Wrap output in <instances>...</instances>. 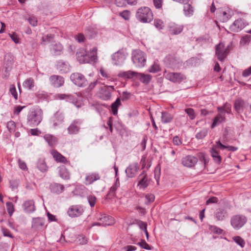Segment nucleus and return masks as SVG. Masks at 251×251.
Segmentation results:
<instances>
[{"mask_svg": "<svg viewBox=\"0 0 251 251\" xmlns=\"http://www.w3.org/2000/svg\"><path fill=\"white\" fill-rule=\"evenodd\" d=\"M87 199L90 206L91 207H94L96 204L97 200L96 196H95L94 195H90L88 196Z\"/></svg>", "mask_w": 251, "mask_h": 251, "instance_id": "obj_56", "label": "nucleus"}, {"mask_svg": "<svg viewBox=\"0 0 251 251\" xmlns=\"http://www.w3.org/2000/svg\"><path fill=\"white\" fill-rule=\"evenodd\" d=\"M207 129H203L196 134V138L198 139H202L207 135Z\"/></svg>", "mask_w": 251, "mask_h": 251, "instance_id": "obj_51", "label": "nucleus"}, {"mask_svg": "<svg viewBox=\"0 0 251 251\" xmlns=\"http://www.w3.org/2000/svg\"><path fill=\"white\" fill-rule=\"evenodd\" d=\"M145 170H143L142 173L138 177L139 179L138 186L139 187L140 189H144L149 185L147 175L145 174Z\"/></svg>", "mask_w": 251, "mask_h": 251, "instance_id": "obj_18", "label": "nucleus"}, {"mask_svg": "<svg viewBox=\"0 0 251 251\" xmlns=\"http://www.w3.org/2000/svg\"><path fill=\"white\" fill-rule=\"evenodd\" d=\"M142 169L148 170L151 166V159L150 158H142L140 162Z\"/></svg>", "mask_w": 251, "mask_h": 251, "instance_id": "obj_43", "label": "nucleus"}, {"mask_svg": "<svg viewBox=\"0 0 251 251\" xmlns=\"http://www.w3.org/2000/svg\"><path fill=\"white\" fill-rule=\"evenodd\" d=\"M114 90L115 88L113 86H104L101 87L100 89L99 97L103 100H109L111 97V93Z\"/></svg>", "mask_w": 251, "mask_h": 251, "instance_id": "obj_11", "label": "nucleus"}, {"mask_svg": "<svg viewBox=\"0 0 251 251\" xmlns=\"http://www.w3.org/2000/svg\"><path fill=\"white\" fill-rule=\"evenodd\" d=\"M49 189L52 193L58 195L63 192L64 186L63 184L53 182L50 185Z\"/></svg>", "mask_w": 251, "mask_h": 251, "instance_id": "obj_21", "label": "nucleus"}, {"mask_svg": "<svg viewBox=\"0 0 251 251\" xmlns=\"http://www.w3.org/2000/svg\"><path fill=\"white\" fill-rule=\"evenodd\" d=\"M250 40L251 36L249 35H246L241 38L240 43L243 45H245L250 42Z\"/></svg>", "mask_w": 251, "mask_h": 251, "instance_id": "obj_57", "label": "nucleus"}, {"mask_svg": "<svg viewBox=\"0 0 251 251\" xmlns=\"http://www.w3.org/2000/svg\"><path fill=\"white\" fill-rule=\"evenodd\" d=\"M209 229L211 232L219 235L222 234L224 231L222 229L216 226H210Z\"/></svg>", "mask_w": 251, "mask_h": 251, "instance_id": "obj_48", "label": "nucleus"}, {"mask_svg": "<svg viewBox=\"0 0 251 251\" xmlns=\"http://www.w3.org/2000/svg\"><path fill=\"white\" fill-rule=\"evenodd\" d=\"M119 182L118 184L116 181L115 184L110 188L108 194L105 196V200H112L116 195V191L119 186Z\"/></svg>", "mask_w": 251, "mask_h": 251, "instance_id": "obj_34", "label": "nucleus"}, {"mask_svg": "<svg viewBox=\"0 0 251 251\" xmlns=\"http://www.w3.org/2000/svg\"><path fill=\"white\" fill-rule=\"evenodd\" d=\"M58 169L59 175L60 177L65 180L70 178V174L64 165L60 166Z\"/></svg>", "mask_w": 251, "mask_h": 251, "instance_id": "obj_31", "label": "nucleus"}, {"mask_svg": "<svg viewBox=\"0 0 251 251\" xmlns=\"http://www.w3.org/2000/svg\"><path fill=\"white\" fill-rule=\"evenodd\" d=\"M100 220L101 223V226H104L112 225L115 223L114 219L112 217L106 214L102 215L100 218Z\"/></svg>", "mask_w": 251, "mask_h": 251, "instance_id": "obj_24", "label": "nucleus"}, {"mask_svg": "<svg viewBox=\"0 0 251 251\" xmlns=\"http://www.w3.org/2000/svg\"><path fill=\"white\" fill-rule=\"evenodd\" d=\"M165 77L174 83H180L186 79L185 75L180 73L168 72L166 71L164 72Z\"/></svg>", "mask_w": 251, "mask_h": 251, "instance_id": "obj_7", "label": "nucleus"}, {"mask_svg": "<svg viewBox=\"0 0 251 251\" xmlns=\"http://www.w3.org/2000/svg\"><path fill=\"white\" fill-rule=\"evenodd\" d=\"M245 26V24L241 19L235 20L231 25L230 29L234 32H238L242 29Z\"/></svg>", "mask_w": 251, "mask_h": 251, "instance_id": "obj_23", "label": "nucleus"}, {"mask_svg": "<svg viewBox=\"0 0 251 251\" xmlns=\"http://www.w3.org/2000/svg\"><path fill=\"white\" fill-rule=\"evenodd\" d=\"M56 99L63 100H65L66 101L71 102L77 108L82 106V102L78 99V97L74 95H68L65 94H58L55 96Z\"/></svg>", "mask_w": 251, "mask_h": 251, "instance_id": "obj_6", "label": "nucleus"}, {"mask_svg": "<svg viewBox=\"0 0 251 251\" xmlns=\"http://www.w3.org/2000/svg\"><path fill=\"white\" fill-rule=\"evenodd\" d=\"M183 11L184 15L187 17H190L193 15L194 8L189 2L183 3Z\"/></svg>", "mask_w": 251, "mask_h": 251, "instance_id": "obj_32", "label": "nucleus"}, {"mask_svg": "<svg viewBox=\"0 0 251 251\" xmlns=\"http://www.w3.org/2000/svg\"><path fill=\"white\" fill-rule=\"evenodd\" d=\"M36 97L41 101L46 100L48 99L49 95L48 93L45 91H38L36 94Z\"/></svg>", "mask_w": 251, "mask_h": 251, "instance_id": "obj_45", "label": "nucleus"}, {"mask_svg": "<svg viewBox=\"0 0 251 251\" xmlns=\"http://www.w3.org/2000/svg\"><path fill=\"white\" fill-rule=\"evenodd\" d=\"M54 36L53 34H47L42 37V40L44 42H50L54 38Z\"/></svg>", "mask_w": 251, "mask_h": 251, "instance_id": "obj_58", "label": "nucleus"}, {"mask_svg": "<svg viewBox=\"0 0 251 251\" xmlns=\"http://www.w3.org/2000/svg\"><path fill=\"white\" fill-rule=\"evenodd\" d=\"M247 222V218L244 215H233L230 219V224L235 230H238L243 227Z\"/></svg>", "mask_w": 251, "mask_h": 251, "instance_id": "obj_4", "label": "nucleus"}, {"mask_svg": "<svg viewBox=\"0 0 251 251\" xmlns=\"http://www.w3.org/2000/svg\"><path fill=\"white\" fill-rule=\"evenodd\" d=\"M228 216L227 210L223 208L217 209L214 213V218L217 221H223Z\"/></svg>", "mask_w": 251, "mask_h": 251, "instance_id": "obj_14", "label": "nucleus"}, {"mask_svg": "<svg viewBox=\"0 0 251 251\" xmlns=\"http://www.w3.org/2000/svg\"><path fill=\"white\" fill-rule=\"evenodd\" d=\"M137 77H138L141 82L145 84H149L152 78L151 75L143 73H137Z\"/></svg>", "mask_w": 251, "mask_h": 251, "instance_id": "obj_35", "label": "nucleus"}, {"mask_svg": "<svg viewBox=\"0 0 251 251\" xmlns=\"http://www.w3.org/2000/svg\"><path fill=\"white\" fill-rule=\"evenodd\" d=\"M82 121L80 119L74 120L67 128L68 133L69 134H76L80 130V126Z\"/></svg>", "mask_w": 251, "mask_h": 251, "instance_id": "obj_13", "label": "nucleus"}, {"mask_svg": "<svg viewBox=\"0 0 251 251\" xmlns=\"http://www.w3.org/2000/svg\"><path fill=\"white\" fill-rule=\"evenodd\" d=\"M97 48L94 47L88 53L84 49H79L76 52L77 60L80 63H95L97 60Z\"/></svg>", "mask_w": 251, "mask_h": 251, "instance_id": "obj_1", "label": "nucleus"}, {"mask_svg": "<svg viewBox=\"0 0 251 251\" xmlns=\"http://www.w3.org/2000/svg\"><path fill=\"white\" fill-rule=\"evenodd\" d=\"M137 224L141 230L144 231V230L147 229V224L146 222L141 220H137Z\"/></svg>", "mask_w": 251, "mask_h": 251, "instance_id": "obj_60", "label": "nucleus"}, {"mask_svg": "<svg viewBox=\"0 0 251 251\" xmlns=\"http://www.w3.org/2000/svg\"><path fill=\"white\" fill-rule=\"evenodd\" d=\"M64 114L60 111H57L51 118L50 122L54 127L61 125L64 121Z\"/></svg>", "mask_w": 251, "mask_h": 251, "instance_id": "obj_16", "label": "nucleus"}, {"mask_svg": "<svg viewBox=\"0 0 251 251\" xmlns=\"http://www.w3.org/2000/svg\"><path fill=\"white\" fill-rule=\"evenodd\" d=\"M86 33L87 36H89L90 38H92L95 36L97 33L92 27H88L86 30Z\"/></svg>", "mask_w": 251, "mask_h": 251, "instance_id": "obj_59", "label": "nucleus"}, {"mask_svg": "<svg viewBox=\"0 0 251 251\" xmlns=\"http://www.w3.org/2000/svg\"><path fill=\"white\" fill-rule=\"evenodd\" d=\"M57 163H63L64 164H70V162L67 159V158H54Z\"/></svg>", "mask_w": 251, "mask_h": 251, "instance_id": "obj_61", "label": "nucleus"}, {"mask_svg": "<svg viewBox=\"0 0 251 251\" xmlns=\"http://www.w3.org/2000/svg\"><path fill=\"white\" fill-rule=\"evenodd\" d=\"M216 54L219 60L222 61L226 57L228 53V48H225L224 43L221 42L215 47Z\"/></svg>", "mask_w": 251, "mask_h": 251, "instance_id": "obj_12", "label": "nucleus"}, {"mask_svg": "<svg viewBox=\"0 0 251 251\" xmlns=\"http://www.w3.org/2000/svg\"><path fill=\"white\" fill-rule=\"evenodd\" d=\"M34 80L31 78H27L23 83V86L25 88L31 90L34 86Z\"/></svg>", "mask_w": 251, "mask_h": 251, "instance_id": "obj_44", "label": "nucleus"}, {"mask_svg": "<svg viewBox=\"0 0 251 251\" xmlns=\"http://www.w3.org/2000/svg\"><path fill=\"white\" fill-rule=\"evenodd\" d=\"M100 178V175L98 173L87 174L85 178V184L86 185L91 184L94 181L99 180Z\"/></svg>", "mask_w": 251, "mask_h": 251, "instance_id": "obj_22", "label": "nucleus"}, {"mask_svg": "<svg viewBox=\"0 0 251 251\" xmlns=\"http://www.w3.org/2000/svg\"><path fill=\"white\" fill-rule=\"evenodd\" d=\"M44 138L51 147L55 145L57 141V138L49 134L45 135Z\"/></svg>", "mask_w": 251, "mask_h": 251, "instance_id": "obj_40", "label": "nucleus"}, {"mask_svg": "<svg viewBox=\"0 0 251 251\" xmlns=\"http://www.w3.org/2000/svg\"><path fill=\"white\" fill-rule=\"evenodd\" d=\"M71 79L74 83L78 87H84L87 84V81L85 76L79 73L72 74Z\"/></svg>", "mask_w": 251, "mask_h": 251, "instance_id": "obj_9", "label": "nucleus"}, {"mask_svg": "<svg viewBox=\"0 0 251 251\" xmlns=\"http://www.w3.org/2000/svg\"><path fill=\"white\" fill-rule=\"evenodd\" d=\"M161 70L159 64L156 61L151 66L149 69V71L151 73H156Z\"/></svg>", "mask_w": 251, "mask_h": 251, "instance_id": "obj_46", "label": "nucleus"}, {"mask_svg": "<svg viewBox=\"0 0 251 251\" xmlns=\"http://www.w3.org/2000/svg\"><path fill=\"white\" fill-rule=\"evenodd\" d=\"M57 69L61 73H67L70 71L69 65L68 62L63 60H59L57 63Z\"/></svg>", "mask_w": 251, "mask_h": 251, "instance_id": "obj_27", "label": "nucleus"}, {"mask_svg": "<svg viewBox=\"0 0 251 251\" xmlns=\"http://www.w3.org/2000/svg\"><path fill=\"white\" fill-rule=\"evenodd\" d=\"M154 25L155 27L158 29H162L164 26L163 21L158 19H155L154 20Z\"/></svg>", "mask_w": 251, "mask_h": 251, "instance_id": "obj_54", "label": "nucleus"}, {"mask_svg": "<svg viewBox=\"0 0 251 251\" xmlns=\"http://www.w3.org/2000/svg\"><path fill=\"white\" fill-rule=\"evenodd\" d=\"M126 55V52L123 49L118 50L112 56L113 63L116 66L121 65L125 61Z\"/></svg>", "mask_w": 251, "mask_h": 251, "instance_id": "obj_8", "label": "nucleus"}, {"mask_svg": "<svg viewBox=\"0 0 251 251\" xmlns=\"http://www.w3.org/2000/svg\"><path fill=\"white\" fill-rule=\"evenodd\" d=\"M44 225V219L40 217L33 218L32 221V228L35 229H41Z\"/></svg>", "mask_w": 251, "mask_h": 251, "instance_id": "obj_30", "label": "nucleus"}, {"mask_svg": "<svg viewBox=\"0 0 251 251\" xmlns=\"http://www.w3.org/2000/svg\"><path fill=\"white\" fill-rule=\"evenodd\" d=\"M49 81L54 87L59 88L63 85L64 83V78L58 75H52L49 78Z\"/></svg>", "mask_w": 251, "mask_h": 251, "instance_id": "obj_15", "label": "nucleus"}, {"mask_svg": "<svg viewBox=\"0 0 251 251\" xmlns=\"http://www.w3.org/2000/svg\"><path fill=\"white\" fill-rule=\"evenodd\" d=\"M132 60L136 66L144 67L146 61L144 52L139 50H134L132 53Z\"/></svg>", "mask_w": 251, "mask_h": 251, "instance_id": "obj_5", "label": "nucleus"}, {"mask_svg": "<svg viewBox=\"0 0 251 251\" xmlns=\"http://www.w3.org/2000/svg\"><path fill=\"white\" fill-rule=\"evenodd\" d=\"M137 73L131 71L126 72H121L118 74V76L124 78L131 79L133 77L137 76Z\"/></svg>", "mask_w": 251, "mask_h": 251, "instance_id": "obj_38", "label": "nucleus"}, {"mask_svg": "<svg viewBox=\"0 0 251 251\" xmlns=\"http://www.w3.org/2000/svg\"><path fill=\"white\" fill-rule=\"evenodd\" d=\"M185 112L187 114V115L189 116V118L191 120H194L196 116V115L195 114V111L193 108H188L185 109Z\"/></svg>", "mask_w": 251, "mask_h": 251, "instance_id": "obj_52", "label": "nucleus"}, {"mask_svg": "<svg viewBox=\"0 0 251 251\" xmlns=\"http://www.w3.org/2000/svg\"><path fill=\"white\" fill-rule=\"evenodd\" d=\"M121 105V99L119 98H117L116 101L112 103L111 105V111L114 115L116 116L118 114V107Z\"/></svg>", "mask_w": 251, "mask_h": 251, "instance_id": "obj_42", "label": "nucleus"}, {"mask_svg": "<svg viewBox=\"0 0 251 251\" xmlns=\"http://www.w3.org/2000/svg\"><path fill=\"white\" fill-rule=\"evenodd\" d=\"M37 168L42 172L48 171V167L44 158H40L37 163Z\"/></svg>", "mask_w": 251, "mask_h": 251, "instance_id": "obj_37", "label": "nucleus"}, {"mask_svg": "<svg viewBox=\"0 0 251 251\" xmlns=\"http://www.w3.org/2000/svg\"><path fill=\"white\" fill-rule=\"evenodd\" d=\"M234 241L239 245L241 248H243L245 246V242L244 240L241 237L237 236L233 238Z\"/></svg>", "mask_w": 251, "mask_h": 251, "instance_id": "obj_49", "label": "nucleus"}, {"mask_svg": "<svg viewBox=\"0 0 251 251\" xmlns=\"http://www.w3.org/2000/svg\"><path fill=\"white\" fill-rule=\"evenodd\" d=\"M139 169L138 165L137 163H134L128 166L126 170V173L128 177H133L136 175Z\"/></svg>", "mask_w": 251, "mask_h": 251, "instance_id": "obj_19", "label": "nucleus"}, {"mask_svg": "<svg viewBox=\"0 0 251 251\" xmlns=\"http://www.w3.org/2000/svg\"><path fill=\"white\" fill-rule=\"evenodd\" d=\"M6 206L8 215L11 217L15 211L14 205L11 202L8 201L6 203Z\"/></svg>", "mask_w": 251, "mask_h": 251, "instance_id": "obj_47", "label": "nucleus"}, {"mask_svg": "<svg viewBox=\"0 0 251 251\" xmlns=\"http://www.w3.org/2000/svg\"><path fill=\"white\" fill-rule=\"evenodd\" d=\"M131 96V94L129 92L125 91L122 93V95L121 97V100L123 101L127 100L129 99Z\"/></svg>", "mask_w": 251, "mask_h": 251, "instance_id": "obj_64", "label": "nucleus"}, {"mask_svg": "<svg viewBox=\"0 0 251 251\" xmlns=\"http://www.w3.org/2000/svg\"><path fill=\"white\" fill-rule=\"evenodd\" d=\"M86 192V188L83 185H77L72 191L74 195L83 196Z\"/></svg>", "mask_w": 251, "mask_h": 251, "instance_id": "obj_39", "label": "nucleus"}, {"mask_svg": "<svg viewBox=\"0 0 251 251\" xmlns=\"http://www.w3.org/2000/svg\"><path fill=\"white\" fill-rule=\"evenodd\" d=\"M161 114V121L163 123H169L172 121L173 117L170 113L166 111H163Z\"/></svg>", "mask_w": 251, "mask_h": 251, "instance_id": "obj_41", "label": "nucleus"}, {"mask_svg": "<svg viewBox=\"0 0 251 251\" xmlns=\"http://www.w3.org/2000/svg\"><path fill=\"white\" fill-rule=\"evenodd\" d=\"M22 206L26 212L32 213L35 210L34 201L33 200L25 201Z\"/></svg>", "mask_w": 251, "mask_h": 251, "instance_id": "obj_26", "label": "nucleus"}, {"mask_svg": "<svg viewBox=\"0 0 251 251\" xmlns=\"http://www.w3.org/2000/svg\"><path fill=\"white\" fill-rule=\"evenodd\" d=\"M120 15L125 20H128L130 17V12L127 10H125L120 13Z\"/></svg>", "mask_w": 251, "mask_h": 251, "instance_id": "obj_62", "label": "nucleus"}, {"mask_svg": "<svg viewBox=\"0 0 251 251\" xmlns=\"http://www.w3.org/2000/svg\"><path fill=\"white\" fill-rule=\"evenodd\" d=\"M10 187L12 191L17 189L19 186V182L17 179H12L9 181Z\"/></svg>", "mask_w": 251, "mask_h": 251, "instance_id": "obj_55", "label": "nucleus"}, {"mask_svg": "<svg viewBox=\"0 0 251 251\" xmlns=\"http://www.w3.org/2000/svg\"><path fill=\"white\" fill-rule=\"evenodd\" d=\"M136 17L141 23H149L152 21L153 15L152 11L149 7L143 6L137 10Z\"/></svg>", "mask_w": 251, "mask_h": 251, "instance_id": "obj_3", "label": "nucleus"}, {"mask_svg": "<svg viewBox=\"0 0 251 251\" xmlns=\"http://www.w3.org/2000/svg\"><path fill=\"white\" fill-rule=\"evenodd\" d=\"M83 212V206L80 204L71 205L67 211L68 215L71 218L79 217Z\"/></svg>", "mask_w": 251, "mask_h": 251, "instance_id": "obj_10", "label": "nucleus"}, {"mask_svg": "<svg viewBox=\"0 0 251 251\" xmlns=\"http://www.w3.org/2000/svg\"><path fill=\"white\" fill-rule=\"evenodd\" d=\"M183 25L171 23L169 25L168 31L172 35H177L180 33L183 29Z\"/></svg>", "mask_w": 251, "mask_h": 251, "instance_id": "obj_17", "label": "nucleus"}, {"mask_svg": "<svg viewBox=\"0 0 251 251\" xmlns=\"http://www.w3.org/2000/svg\"><path fill=\"white\" fill-rule=\"evenodd\" d=\"M43 118V110L38 106L30 109L27 116V124L34 127L37 126L42 122Z\"/></svg>", "mask_w": 251, "mask_h": 251, "instance_id": "obj_2", "label": "nucleus"}, {"mask_svg": "<svg viewBox=\"0 0 251 251\" xmlns=\"http://www.w3.org/2000/svg\"><path fill=\"white\" fill-rule=\"evenodd\" d=\"M137 245L140 246V247L142 249L147 250H151V247L150 246L145 240L142 239L140 242L137 243Z\"/></svg>", "mask_w": 251, "mask_h": 251, "instance_id": "obj_50", "label": "nucleus"}, {"mask_svg": "<svg viewBox=\"0 0 251 251\" xmlns=\"http://www.w3.org/2000/svg\"><path fill=\"white\" fill-rule=\"evenodd\" d=\"M226 117L225 114H222V113H218L216 116L213 119V123L211 124V128H214L216 126L219 125L223 122H225Z\"/></svg>", "mask_w": 251, "mask_h": 251, "instance_id": "obj_28", "label": "nucleus"}, {"mask_svg": "<svg viewBox=\"0 0 251 251\" xmlns=\"http://www.w3.org/2000/svg\"><path fill=\"white\" fill-rule=\"evenodd\" d=\"M215 146L221 150H227L228 151H235L237 150L238 148L234 146H226L222 144L220 141L216 142Z\"/></svg>", "mask_w": 251, "mask_h": 251, "instance_id": "obj_36", "label": "nucleus"}, {"mask_svg": "<svg viewBox=\"0 0 251 251\" xmlns=\"http://www.w3.org/2000/svg\"><path fill=\"white\" fill-rule=\"evenodd\" d=\"M63 50V46L59 43H55L51 45L50 47V52L53 55H60Z\"/></svg>", "mask_w": 251, "mask_h": 251, "instance_id": "obj_25", "label": "nucleus"}, {"mask_svg": "<svg viewBox=\"0 0 251 251\" xmlns=\"http://www.w3.org/2000/svg\"><path fill=\"white\" fill-rule=\"evenodd\" d=\"M246 107L245 101L241 98L237 99L234 103V108L238 114L243 112Z\"/></svg>", "mask_w": 251, "mask_h": 251, "instance_id": "obj_20", "label": "nucleus"}, {"mask_svg": "<svg viewBox=\"0 0 251 251\" xmlns=\"http://www.w3.org/2000/svg\"><path fill=\"white\" fill-rule=\"evenodd\" d=\"M197 161L198 158H182L181 163L184 166L192 167Z\"/></svg>", "mask_w": 251, "mask_h": 251, "instance_id": "obj_29", "label": "nucleus"}, {"mask_svg": "<svg viewBox=\"0 0 251 251\" xmlns=\"http://www.w3.org/2000/svg\"><path fill=\"white\" fill-rule=\"evenodd\" d=\"M165 62L172 68L176 67L178 63L177 60L171 55H168L165 58Z\"/></svg>", "mask_w": 251, "mask_h": 251, "instance_id": "obj_33", "label": "nucleus"}, {"mask_svg": "<svg viewBox=\"0 0 251 251\" xmlns=\"http://www.w3.org/2000/svg\"><path fill=\"white\" fill-rule=\"evenodd\" d=\"M115 4L118 7H124L127 3L126 0H115Z\"/></svg>", "mask_w": 251, "mask_h": 251, "instance_id": "obj_63", "label": "nucleus"}, {"mask_svg": "<svg viewBox=\"0 0 251 251\" xmlns=\"http://www.w3.org/2000/svg\"><path fill=\"white\" fill-rule=\"evenodd\" d=\"M219 16L220 18V20L223 22H227L230 18V15L225 11L221 13Z\"/></svg>", "mask_w": 251, "mask_h": 251, "instance_id": "obj_53", "label": "nucleus"}]
</instances>
